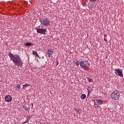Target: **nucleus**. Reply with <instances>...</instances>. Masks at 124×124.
<instances>
[{"label": "nucleus", "mask_w": 124, "mask_h": 124, "mask_svg": "<svg viewBox=\"0 0 124 124\" xmlns=\"http://www.w3.org/2000/svg\"><path fill=\"white\" fill-rule=\"evenodd\" d=\"M8 56L15 66H17V67H22L23 66V60H22L19 55L16 54L14 55L10 53L8 54Z\"/></svg>", "instance_id": "1"}, {"label": "nucleus", "mask_w": 124, "mask_h": 124, "mask_svg": "<svg viewBox=\"0 0 124 124\" xmlns=\"http://www.w3.org/2000/svg\"><path fill=\"white\" fill-rule=\"evenodd\" d=\"M110 97L113 100H117L120 98V92L119 91H114L111 93Z\"/></svg>", "instance_id": "2"}, {"label": "nucleus", "mask_w": 124, "mask_h": 124, "mask_svg": "<svg viewBox=\"0 0 124 124\" xmlns=\"http://www.w3.org/2000/svg\"><path fill=\"white\" fill-rule=\"evenodd\" d=\"M51 21L47 18H43L41 21V25L45 26V27H48L50 25Z\"/></svg>", "instance_id": "3"}, {"label": "nucleus", "mask_w": 124, "mask_h": 124, "mask_svg": "<svg viewBox=\"0 0 124 124\" xmlns=\"http://www.w3.org/2000/svg\"><path fill=\"white\" fill-rule=\"evenodd\" d=\"M80 65L82 68L90 67V63L88 61H81L80 62Z\"/></svg>", "instance_id": "4"}, {"label": "nucleus", "mask_w": 124, "mask_h": 124, "mask_svg": "<svg viewBox=\"0 0 124 124\" xmlns=\"http://www.w3.org/2000/svg\"><path fill=\"white\" fill-rule=\"evenodd\" d=\"M113 70L115 71L114 73L116 75H118V76H120V77H123V70L122 69L118 68Z\"/></svg>", "instance_id": "5"}, {"label": "nucleus", "mask_w": 124, "mask_h": 124, "mask_svg": "<svg viewBox=\"0 0 124 124\" xmlns=\"http://www.w3.org/2000/svg\"><path fill=\"white\" fill-rule=\"evenodd\" d=\"M37 33H41V34H45V32L47 31L46 29H36Z\"/></svg>", "instance_id": "6"}, {"label": "nucleus", "mask_w": 124, "mask_h": 124, "mask_svg": "<svg viewBox=\"0 0 124 124\" xmlns=\"http://www.w3.org/2000/svg\"><path fill=\"white\" fill-rule=\"evenodd\" d=\"M5 100L6 102H11L12 101V97L9 95H6L5 97Z\"/></svg>", "instance_id": "7"}, {"label": "nucleus", "mask_w": 124, "mask_h": 124, "mask_svg": "<svg viewBox=\"0 0 124 124\" xmlns=\"http://www.w3.org/2000/svg\"><path fill=\"white\" fill-rule=\"evenodd\" d=\"M54 54V52L53 51V49H48L47 50V55H48V57H50V56H52Z\"/></svg>", "instance_id": "8"}, {"label": "nucleus", "mask_w": 124, "mask_h": 124, "mask_svg": "<svg viewBox=\"0 0 124 124\" xmlns=\"http://www.w3.org/2000/svg\"><path fill=\"white\" fill-rule=\"evenodd\" d=\"M87 91H88V96L90 95V94L91 93H92V92H93V88H91V87L88 86L87 87Z\"/></svg>", "instance_id": "9"}, {"label": "nucleus", "mask_w": 124, "mask_h": 124, "mask_svg": "<svg viewBox=\"0 0 124 124\" xmlns=\"http://www.w3.org/2000/svg\"><path fill=\"white\" fill-rule=\"evenodd\" d=\"M96 103L99 105H101V104H103V103H104V101L102 100H97Z\"/></svg>", "instance_id": "10"}, {"label": "nucleus", "mask_w": 124, "mask_h": 124, "mask_svg": "<svg viewBox=\"0 0 124 124\" xmlns=\"http://www.w3.org/2000/svg\"><path fill=\"white\" fill-rule=\"evenodd\" d=\"M32 55H34L35 57H38V54L36 51H33Z\"/></svg>", "instance_id": "11"}, {"label": "nucleus", "mask_w": 124, "mask_h": 124, "mask_svg": "<svg viewBox=\"0 0 124 124\" xmlns=\"http://www.w3.org/2000/svg\"><path fill=\"white\" fill-rule=\"evenodd\" d=\"M81 99H85V98H86V94H82L81 95Z\"/></svg>", "instance_id": "12"}, {"label": "nucleus", "mask_w": 124, "mask_h": 124, "mask_svg": "<svg viewBox=\"0 0 124 124\" xmlns=\"http://www.w3.org/2000/svg\"><path fill=\"white\" fill-rule=\"evenodd\" d=\"M75 65H76V66H78L79 64H80V62H79V61H76L75 62Z\"/></svg>", "instance_id": "13"}, {"label": "nucleus", "mask_w": 124, "mask_h": 124, "mask_svg": "<svg viewBox=\"0 0 124 124\" xmlns=\"http://www.w3.org/2000/svg\"><path fill=\"white\" fill-rule=\"evenodd\" d=\"M25 45H26V46H27V47H29V46H31V43H26L25 44Z\"/></svg>", "instance_id": "14"}, {"label": "nucleus", "mask_w": 124, "mask_h": 124, "mask_svg": "<svg viewBox=\"0 0 124 124\" xmlns=\"http://www.w3.org/2000/svg\"><path fill=\"white\" fill-rule=\"evenodd\" d=\"M87 80H88V82H93V80L92 78H88Z\"/></svg>", "instance_id": "15"}, {"label": "nucleus", "mask_w": 124, "mask_h": 124, "mask_svg": "<svg viewBox=\"0 0 124 124\" xmlns=\"http://www.w3.org/2000/svg\"><path fill=\"white\" fill-rule=\"evenodd\" d=\"M107 37V35H104V40L105 41H106V42H107V41H108V40H107V39H106Z\"/></svg>", "instance_id": "16"}, {"label": "nucleus", "mask_w": 124, "mask_h": 124, "mask_svg": "<svg viewBox=\"0 0 124 124\" xmlns=\"http://www.w3.org/2000/svg\"><path fill=\"white\" fill-rule=\"evenodd\" d=\"M29 86H30L29 84H25L23 85V88H26V87H29Z\"/></svg>", "instance_id": "17"}, {"label": "nucleus", "mask_w": 124, "mask_h": 124, "mask_svg": "<svg viewBox=\"0 0 124 124\" xmlns=\"http://www.w3.org/2000/svg\"><path fill=\"white\" fill-rule=\"evenodd\" d=\"M24 110H29L30 108L29 107H24Z\"/></svg>", "instance_id": "18"}, {"label": "nucleus", "mask_w": 124, "mask_h": 124, "mask_svg": "<svg viewBox=\"0 0 124 124\" xmlns=\"http://www.w3.org/2000/svg\"><path fill=\"white\" fill-rule=\"evenodd\" d=\"M16 88H17V89H20V85H19V84H17V85H16Z\"/></svg>", "instance_id": "19"}, {"label": "nucleus", "mask_w": 124, "mask_h": 124, "mask_svg": "<svg viewBox=\"0 0 124 124\" xmlns=\"http://www.w3.org/2000/svg\"><path fill=\"white\" fill-rule=\"evenodd\" d=\"M96 0H90L91 1H96Z\"/></svg>", "instance_id": "20"}, {"label": "nucleus", "mask_w": 124, "mask_h": 124, "mask_svg": "<svg viewBox=\"0 0 124 124\" xmlns=\"http://www.w3.org/2000/svg\"><path fill=\"white\" fill-rule=\"evenodd\" d=\"M41 29L43 28V26L41 27Z\"/></svg>", "instance_id": "21"}]
</instances>
